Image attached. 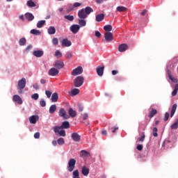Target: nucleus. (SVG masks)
Instances as JSON below:
<instances>
[{
    "label": "nucleus",
    "instance_id": "59",
    "mask_svg": "<svg viewBox=\"0 0 178 178\" xmlns=\"http://www.w3.org/2000/svg\"><path fill=\"white\" fill-rule=\"evenodd\" d=\"M118 73H119V71H118V70H113L112 71L113 76H116V74H118Z\"/></svg>",
    "mask_w": 178,
    "mask_h": 178
},
{
    "label": "nucleus",
    "instance_id": "58",
    "mask_svg": "<svg viewBox=\"0 0 178 178\" xmlns=\"http://www.w3.org/2000/svg\"><path fill=\"white\" fill-rule=\"evenodd\" d=\"M34 138H40V133H39V132H36V133L34 134Z\"/></svg>",
    "mask_w": 178,
    "mask_h": 178
},
{
    "label": "nucleus",
    "instance_id": "34",
    "mask_svg": "<svg viewBox=\"0 0 178 178\" xmlns=\"http://www.w3.org/2000/svg\"><path fill=\"white\" fill-rule=\"evenodd\" d=\"M144 140H145V134L143 132L141 137L137 139V143H144Z\"/></svg>",
    "mask_w": 178,
    "mask_h": 178
},
{
    "label": "nucleus",
    "instance_id": "37",
    "mask_svg": "<svg viewBox=\"0 0 178 178\" xmlns=\"http://www.w3.org/2000/svg\"><path fill=\"white\" fill-rule=\"evenodd\" d=\"M72 176H73V178H80V174L79 172V170H75L72 172Z\"/></svg>",
    "mask_w": 178,
    "mask_h": 178
},
{
    "label": "nucleus",
    "instance_id": "52",
    "mask_svg": "<svg viewBox=\"0 0 178 178\" xmlns=\"http://www.w3.org/2000/svg\"><path fill=\"white\" fill-rule=\"evenodd\" d=\"M45 95H47V98H51V95H52V92L49 90H46Z\"/></svg>",
    "mask_w": 178,
    "mask_h": 178
},
{
    "label": "nucleus",
    "instance_id": "47",
    "mask_svg": "<svg viewBox=\"0 0 178 178\" xmlns=\"http://www.w3.org/2000/svg\"><path fill=\"white\" fill-rule=\"evenodd\" d=\"M31 98H32V99H35V101H37V99H38V98H40V95H38V93H35L31 95Z\"/></svg>",
    "mask_w": 178,
    "mask_h": 178
},
{
    "label": "nucleus",
    "instance_id": "39",
    "mask_svg": "<svg viewBox=\"0 0 178 178\" xmlns=\"http://www.w3.org/2000/svg\"><path fill=\"white\" fill-rule=\"evenodd\" d=\"M116 9L118 12H126L127 10V8L124 6H118Z\"/></svg>",
    "mask_w": 178,
    "mask_h": 178
},
{
    "label": "nucleus",
    "instance_id": "24",
    "mask_svg": "<svg viewBox=\"0 0 178 178\" xmlns=\"http://www.w3.org/2000/svg\"><path fill=\"white\" fill-rule=\"evenodd\" d=\"M176 109H177V104H175L172 105L171 112H170V118H173L175 113H176Z\"/></svg>",
    "mask_w": 178,
    "mask_h": 178
},
{
    "label": "nucleus",
    "instance_id": "8",
    "mask_svg": "<svg viewBox=\"0 0 178 178\" xmlns=\"http://www.w3.org/2000/svg\"><path fill=\"white\" fill-rule=\"evenodd\" d=\"M104 39L107 42H111V41H113V34L111 32H106L104 33Z\"/></svg>",
    "mask_w": 178,
    "mask_h": 178
},
{
    "label": "nucleus",
    "instance_id": "55",
    "mask_svg": "<svg viewBox=\"0 0 178 178\" xmlns=\"http://www.w3.org/2000/svg\"><path fill=\"white\" fill-rule=\"evenodd\" d=\"M88 119V113H85L83 115V120H87Z\"/></svg>",
    "mask_w": 178,
    "mask_h": 178
},
{
    "label": "nucleus",
    "instance_id": "53",
    "mask_svg": "<svg viewBox=\"0 0 178 178\" xmlns=\"http://www.w3.org/2000/svg\"><path fill=\"white\" fill-rule=\"evenodd\" d=\"M169 116H170L169 113H165V117H164L165 122H168V120H169Z\"/></svg>",
    "mask_w": 178,
    "mask_h": 178
},
{
    "label": "nucleus",
    "instance_id": "36",
    "mask_svg": "<svg viewBox=\"0 0 178 178\" xmlns=\"http://www.w3.org/2000/svg\"><path fill=\"white\" fill-rule=\"evenodd\" d=\"M85 13L88 16L90 13L94 12V10L91 8V7H86L85 9Z\"/></svg>",
    "mask_w": 178,
    "mask_h": 178
},
{
    "label": "nucleus",
    "instance_id": "12",
    "mask_svg": "<svg viewBox=\"0 0 178 178\" xmlns=\"http://www.w3.org/2000/svg\"><path fill=\"white\" fill-rule=\"evenodd\" d=\"M87 16L84 8H82L78 12V17H79V19H87Z\"/></svg>",
    "mask_w": 178,
    "mask_h": 178
},
{
    "label": "nucleus",
    "instance_id": "5",
    "mask_svg": "<svg viewBox=\"0 0 178 178\" xmlns=\"http://www.w3.org/2000/svg\"><path fill=\"white\" fill-rule=\"evenodd\" d=\"M49 76H51L52 77H55V76H58L59 74V70L56 68L51 67L48 72Z\"/></svg>",
    "mask_w": 178,
    "mask_h": 178
},
{
    "label": "nucleus",
    "instance_id": "48",
    "mask_svg": "<svg viewBox=\"0 0 178 178\" xmlns=\"http://www.w3.org/2000/svg\"><path fill=\"white\" fill-rule=\"evenodd\" d=\"M152 134L154 137H156L158 136V129L156 127L153 128Z\"/></svg>",
    "mask_w": 178,
    "mask_h": 178
},
{
    "label": "nucleus",
    "instance_id": "60",
    "mask_svg": "<svg viewBox=\"0 0 178 178\" xmlns=\"http://www.w3.org/2000/svg\"><path fill=\"white\" fill-rule=\"evenodd\" d=\"M33 48V46L31 44H29V46H27V47L26 48V51H29V49H31Z\"/></svg>",
    "mask_w": 178,
    "mask_h": 178
},
{
    "label": "nucleus",
    "instance_id": "29",
    "mask_svg": "<svg viewBox=\"0 0 178 178\" xmlns=\"http://www.w3.org/2000/svg\"><path fill=\"white\" fill-rule=\"evenodd\" d=\"M56 104H52L49 109V113L52 114V113H55L56 111Z\"/></svg>",
    "mask_w": 178,
    "mask_h": 178
},
{
    "label": "nucleus",
    "instance_id": "20",
    "mask_svg": "<svg viewBox=\"0 0 178 178\" xmlns=\"http://www.w3.org/2000/svg\"><path fill=\"white\" fill-rule=\"evenodd\" d=\"M167 74L168 76V79H170L172 83H177V79H175L173 76H172V72H170V70H167Z\"/></svg>",
    "mask_w": 178,
    "mask_h": 178
},
{
    "label": "nucleus",
    "instance_id": "56",
    "mask_svg": "<svg viewBox=\"0 0 178 178\" xmlns=\"http://www.w3.org/2000/svg\"><path fill=\"white\" fill-rule=\"evenodd\" d=\"M95 37H97V38H99L101 37V33L98 31H96L95 33Z\"/></svg>",
    "mask_w": 178,
    "mask_h": 178
},
{
    "label": "nucleus",
    "instance_id": "40",
    "mask_svg": "<svg viewBox=\"0 0 178 178\" xmlns=\"http://www.w3.org/2000/svg\"><path fill=\"white\" fill-rule=\"evenodd\" d=\"M171 129L172 130H176L177 129H178V118L176 122L171 125Z\"/></svg>",
    "mask_w": 178,
    "mask_h": 178
},
{
    "label": "nucleus",
    "instance_id": "43",
    "mask_svg": "<svg viewBox=\"0 0 178 178\" xmlns=\"http://www.w3.org/2000/svg\"><path fill=\"white\" fill-rule=\"evenodd\" d=\"M65 19L69 20V22H73L74 20V17L73 15H65Z\"/></svg>",
    "mask_w": 178,
    "mask_h": 178
},
{
    "label": "nucleus",
    "instance_id": "23",
    "mask_svg": "<svg viewBox=\"0 0 178 178\" xmlns=\"http://www.w3.org/2000/svg\"><path fill=\"white\" fill-rule=\"evenodd\" d=\"M58 99H59V96L58 95V93H53L51 95V102H58Z\"/></svg>",
    "mask_w": 178,
    "mask_h": 178
},
{
    "label": "nucleus",
    "instance_id": "42",
    "mask_svg": "<svg viewBox=\"0 0 178 178\" xmlns=\"http://www.w3.org/2000/svg\"><path fill=\"white\" fill-rule=\"evenodd\" d=\"M26 42H27V40L24 38L19 39V45L21 46L26 45Z\"/></svg>",
    "mask_w": 178,
    "mask_h": 178
},
{
    "label": "nucleus",
    "instance_id": "7",
    "mask_svg": "<svg viewBox=\"0 0 178 178\" xmlns=\"http://www.w3.org/2000/svg\"><path fill=\"white\" fill-rule=\"evenodd\" d=\"M53 66H54L55 68L59 70L60 69H63L65 63H63V61L56 60L54 62Z\"/></svg>",
    "mask_w": 178,
    "mask_h": 178
},
{
    "label": "nucleus",
    "instance_id": "64",
    "mask_svg": "<svg viewBox=\"0 0 178 178\" xmlns=\"http://www.w3.org/2000/svg\"><path fill=\"white\" fill-rule=\"evenodd\" d=\"M33 88H35V90H38V88H40V87L38 86V84H35L33 86Z\"/></svg>",
    "mask_w": 178,
    "mask_h": 178
},
{
    "label": "nucleus",
    "instance_id": "15",
    "mask_svg": "<svg viewBox=\"0 0 178 178\" xmlns=\"http://www.w3.org/2000/svg\"><path fill=\"white\" fill-rule=\"evenodd\" d=\"M127 48H129V46L127 44H121L118 47V51L119 52H124L125 51H127Z\"/></svg>",
    "mask_w": 178,
    "mask_h": 178
},
{
    "label": "nucleus",
    "instance_id": "63",
    "mask_svg": "<svg viewBox=\"0 0 178 178\" xmlns=\"http://www.w3.org/2000/svg\"><path fill=\"white\" fill-rule=\"evenodd\" d=\"M83 109H84V108L83 106H79V112H83Z\"/></svg>",
    "mask_w": 178,
    "mask_h": 178
},
{
    "label": "nucleus",
    "instance_id": "32",
    "mask_svg": "<svg viewBox=\"0 0 178 178\" xmlns=\"http://www.w3.org/2000/svg\"><path fill=\"white\" fill-rule=\"evenodd\" d=\"M104 30L106 31V33H110V31H112V25L107 24L104 26Z\"/></svg>",
    "mask_w": 178,
    "mask_h": 178
},
{
    "label": "nucleus",
    "instance_id": "10",
    "mask_svg": "<svg viewBox=\"0 0 178 178\" xmlns=\"http://www.w3.org/2000/svg\"><path fill=\"white\" fill-rule=\"evenodd\" d=\"M70 30L74 34H77V33H79V30H80V26H79V25L74 24L70 26Z\"/></svg>",
    "mask_w": 178,
    "mask_h": 178
},
{
    "label": "nucleus",
    "instance_id": "19",
    "mask_svg": "<svg viewBox=\"0 0 178 178\" xmlns=\"http://www.w3.org/2000/svg\"><path fill=\"white\" fill-rule=\"evenodd\" d=\"M33 55L34 56H35L36 58H41V56H42L44 55V51H42L41 50L34 51L33 52Z\"/></svg>",
    "mask_w": 178,
    "mask_h": 178
},
{
    "label": "nucleus",
    "instance_id": "57",
    "mask_svg": "<svg viewBox=\"0 0 178 178\" xmlns=\"http://www.w3.org/2000/svg\"><path fill=\"white\" fill-rule=\"evenodd\" d=\"M81 5V3L76 2V3H74L73 4V7H74V8H79V7H80Z\"/></svg>",
    "mask_w": 178,
    "mask_h": 178
},
{
    "label": "nucleus",
    "instance_id": "46",
    "mask_svg": "<svg viewBox=\"0 0 178 178\" xmlns=\"http://www.w3.org/2000/svg\"><path fill=\"white\" fill-rule=\"evenodd\" d=\"M40 105L42 107V108H45V106H47V102H45V100H44V99H42L40 101Z\"/></svg>",
    "mask_w": 178,
    "mask_h": 178
},
{
    "label": "nucleus",
    "instance_id": "6",
    "mask_svg": "<svg viewBox=\"0 0 178 178\" xmlns=\"http://www.w3.org/2000/svg\"><path fill=\"white\" fill-rule=\"evenodd\" d=\"M81 73H83V67L79 66L72 70V76H79V74H81Z\"/></svg>",
    "mask_w": 178,
    "mask_h": 178
},
{
    "label": "nucleus",
    "instance_id": "30",
    "mask_svg": "<svg viewBox=\"0 0 178 178\" xmlns=\"http://www.w3.org/2000/svg\"><path fill=\"white\" fill-rule=\"evenodd\" d=\"M173 145V144L172 143V142H170V140H165L163 143V146L164 147H167V148H172V146Z\"/></svg>",
    "mask_w": 178,
    "mask_h": 178
},
{
    "label": "nucleus",
    "instance_id": "26",
    "mask_svg": "<svg viewBox=\"0 0 178 178\" xmlns=\"http://www.w3.org/2000/svg\"><path fill=\"white\" fill-rule=\"evenodd\" d=\"M48 34L50 35H53V34H55L56 33V29L54 26H50L48 30Z\"/></svg>",
    "mask_w": 178,
    "mask_h": 178
},
{
    "label": "nucleus",
    "instance_id": "27",
    "mask_svg": "<svg viewBox=\"0 0 178 178\" xmlns=\"http://www.w3.org/2000/svg\"><path fill=\"white\" fill-rule=\"evenodd\" d=\"M79 24L80 27H86L87 22L84 19H79Z\"/></svg>",
    "mask_w": 178,
    "mask_h": 178
},
{
    "label": "nucleus",
    "instance_id": "22",
    "mask_svg": "<svg viewBox=\"0 0 178 178\" xmlns=\"http://www.w3.org/2000/svg\"><path fill=\"white\" fill-rule=\"evenodd\" d=\"M68 114L71 118H76V116H77V113L72 108H69Z\"/></svg>",
    "mask_w": 178,
    "mask_h": 178
},
{
    "label": "nucleus",
    "instance_id": "18",
    "mask_svg": "<svg viewBox=\"0 0 178 178\" xmlns=\"http://www.w3.org/2000/svg\"><path fill=\"white\" fill-rule=\"evenodd\" d=\"M38 119H39L38 115H31L29 118V122L30 123H31V124H35Z\"/></svg>",
    "mask_w": 178,
    "mask_h": 178
},
{
    "label": "nucleus",
    "instance_id": "50",
    "mask_svg": "<svg viewBox=\"0 0 178 178\" xmlns=\"http://www.w3.org/2000/svg\"><path fill=\"white\" fill-rule=\"evenodd\" d=\"M72 56H73V54L72 53V51L67 52V54H66L67 59H70V58H72Z\"/></svg>",
    "mask_w": 178,
    "mask_h": 178
},
{
    "label": "nucleus",
    "instance_id": "11",
    "mask_svg": "<svg viewBox=\"0 0 178 178\" xmlns=\"http://www.w3.org/2000/svg\"><path fill=\"white\" fill-rule=\"evenodd\" d=\"M71 138H72L73 141H75V143H79V141L81 140V136L77 133H72Z\"/></svg>",
    "mask_w": 178,
    "mask_h": 178
},
{
    "label": "nucleus",
    "instance_id": "16",
    "mask_svg": "<svg viewBox=\"0 0 178 178\" xmlns=\"http://www.w3.org/2000/svg\"><path fill=\"white\" fill-rule=\"evenodd\" d=\"M81 173L83 176H88L90 174V168H87L86 165H83L81 168Z\"/></svg>",
    "mask_w": 178,
    "mask_h": 178
},
{
    "label": "nucleus",
    "instance_id": "35",
    "mask_svg": "<svg viewBox=\"0 0 178 178\" xmlns=\"http://www.w3.org/2000/svg\"><path fill=\"white\" fill-rule=\"evenodd\" d=\"M27 6H29V8H35L36 6L35 3H34L32 0H29L26 3Z\"/></svg>",
    "mask_w": 178,
    "mask_h": 178
},
{
    "label": "nucleus",
    "instance_id": "25",
    "mask_svg": "<svg viewBox=\"0 0 178 178\" xmlns=\"http://www.w3.org/2000/svg\"><path fill=\"white\" fill-rule=\"evenodd\" d=\"M156 113H158V111H156L155 108H152L149 113V119L154 118V115H156Z\"/></svg>",
    "mask_w": 178,
    "mask_h": 178
},
{
    "label": "nucleus",
    "instance_id": "38",
    "mask_svg": "<svg viewBox=\"0 0 178 178\" xmlns=\"http://www.w3.org/2000/svg\"><path fill=\"white\" fill-rule=\"evenodd\" d=\"M177 91H178V83L175 85L174 90L172 92V97H176V95H177Z\"/></svg>",
    "mask_w": 178,
    "mask_h": 178
},
{
    "label": "nucleus",
    "instance_id": "54",
    "mask_svg": "<svg viewBox=\"0 0 178 178\" xmlns=\"http://www.w3.org/2000/svg\"><path fill=\"white\" fill-rule=\"evenodd\" d=\"M143 148H144V146H143V145H138L136 146V149H138V151H143Z\"/></svg>",
    "mask_w": 178,
    "mask_h": 178
},
{
    "label": "nucleus",
    "instance_id": "14",
    "mask_svg": "<svg viewBox=\"0 0 178 178\" xmlns=\"http://www.w3.org/2000/svg\"><path fill=\"white\" fill-rule=\"evenodd\" d=\"M104 70H105L104 65H102V67H98L96 69V72H97L98 76H99L100 77H102V76H104Z\"/></svg>",
    "mask_w": 178,
    "mask_h": 178
},
{
    "label": "nucleus",
    "instance_id": "33",
    "mask_svg": "<svg viewBox=\"0 0 178 178\" xmlns=\"http://www.w3.org/2000/svg\"><path fill=\"white\" fill-rule=\"evenodd\" d=\"M45 23H46L45 20L38 21V23H37L38 29H42V27L44 26V24H45Z\"/></svg>",
    "mask_w": 178,
    "mask_h": 178
},
{
    "label": "nucleus",
    "instance_id": "3",
    "mask_svg": "<svg viewBox=\"0 0 178 178\" xmlns=\"http://www.w3.org/2000/svg\"><path fill=\"white\" fill-rule=\"evenodd\" d=\"M26 87V79L22 78L21 80L18 81V92L19 94H22L23 92V90H24Z\"/></svg>",
    "mask_w": 178,
    "mask_h": 178
},
{
    "label": "nucleus",
    "instance_id": "2",
    "mask_svg": "<svg viewBox=\"0 0 178 178\" xmlns=\"http://www.w3.org/2000/svg\"><path fill=\"white\" fill-rule=\"evenodd\" d=\"M83 83H84V77L82 76H79L74 80V87H77V88L81 87V86H83Z\"/></svg>",
    "mask_w": 178,
    "mask_h": 178
},
{
    "label": "nucleus",
    "instance_id": "28",
    "mask_svg": "<svg viewBox=\"0 0 178 178\" xmlns=\"http://www.w3.org/2000/svg\"><path fill=\"white\" fill-rule=\"evenodd\" d=\"M104 19H105V15L104 14L96 15V22H102Z\"/></svg>",
    "mask_w": 178,
    "mask_h": 178
},
{
    "label": "nucleus",
    "instance_id": "44",
    "mask_svg": "<svg viewBox=\"0 0 178 178\" xmlns=\"http://www.w3.org/2000/svg\"><path fill=\"white\" fill-rule=\"evenodd\" d=\"M81 156H90V153L86 150H81Z\"/></svg>",
    "mask_w": 178,
    "mask_h": 178
},
{
    "label": "nucleus",
    "instance_id": "45",
    "mask_svg": "<svg viewBox=\"0 0 178 178\" xmlns=\"http://www.w3.org/2000/svg\"><path fill=\"white\" fill-rule=\"evenodd\" d=\"M57 143L58 145H63L65 144V139L63 138H59L57 140Z\"/></svg>",
    "mask_w": 178,
    "mask_h": 178
},
{
    "label": "nucleus",
    "instance_id": "4",
    "mask_svg": "<svg viewBox=\"0 0 178 178\" xmlns=\"http://www.w3.org/2000/svg\"><path fill=\"white\" fill-rule=\"evenodd\" d=\"M74 168H76V159H70L68 161L67 169L68 172H72L73 170H74Z\"/></svg>",
    "mask_w": 178,
    "mask_h": 178
},
{
    "label": "nucleus",
    "instance_id": "17",
    "mask_svg": "<svg viewBox=\"0 0 178 178\" xmlns=\"http://www.w3.org/2000/svg\"><path fill=\"white\" fill-rule=\"evenodd\" d=\"M61 44L63 47H71L72 46V42L70 40H68L67 38H65L61 41Z\"/></svg>",
    "mask_w": 178,
    "mask_h": 178
},
{
    "label": "nucleus",
    "instance_id": "61",
    "mask_svg": "<svg viewBox=\"0 0 178 178\" xmlns=\"http://www.w3.org/2000/svg\"><path fill=\"white\" fill-rule=\"evenodd\" d=\"M112 129V133H115L116 130L119 129V127H115L114 128H111Z\"/></svg>",
    "mask_w": 178,
    "mask_h": 178
},
{
    "label": "nucleus",
    "instance_id": "62",
    "mask_svg": "<svg viewBox=\"0 0 178 178\" xmlns=\"http://www.w3.org/2000/svg\"><path fill=\"white\" fill-rule=\"evenodd\" d=\"M102 134L103 136H107L108 135V132H106V130H103V131H102Z\"/></svg>",
    "mask_w": 178,
    "mask_h": 178
},
{
    "label": "nucleus",
    "instance_id": "49",
    "mask_svg": "<svg viewBox=\"0 0 178 178\" xmlns=\"http://www.w3.org/2000/svg\"><path fill=\"white\" fill-rule=\"evenodd\" d=\"M55 56L57 58H62V53L59 50H56L55 53Z\"/></svg>",
    "mask_w": 178,
    "mask_h": 178
},
{
    "label": "nucleus",
    "instance_id": "13",
    "mask_svg": "<svg viewBox=\"0 0 178 178\" xmlns=\"http://www.w3.org/2000/svg\"><path fill=\"white\" fill-rule=\"evenodd\" d=\"M13 99L15 102H17L18 105H22V104H23V99H22V97L17 95H15L13 97Z\"/></svg>",
    "mask_w": 178,
    "mask_h": 178
},
{
    "label": "nucleus",
    "instance_id": "51",
    "mask_svg": "<svg viewBox=\"0 0 178 178\" xmlns=\"http://www.w3.org/2000/svg\"><path fill=\"white\" fill-rule=\"evenodd\" d=\"M58 42L59 41L58 40V38H53L52 43L54 45H58Z\"/></svg>",
    "mask_w": 178,
    "mask_h": 178
},
{
    "label": "nucleus",
    "instance_id": "41",
    "mask_svg": "<svg viewBox=\"0 0 178 178\" xmlns=\"http://www.w3.org/2000/svg\"><path fill=\"white\" fill-rule=\"evenodd\" d=\"M79 93H80V90L77 88H74L71 91L72 95H77V94H79Z\"/></svg>",
    "mask_w": 178,
    "mask_h": 178
},
{
    "label": "nucleus",
    "instance_id": "21",
    "mask_svg": "<svg viewBox=\"0 0 178 178\" xmlns=\"http://www.w3.org/2000/svg\"><path fill=\"white\" fill-rule=\"evenodd\" d=\"M25 18L28 22H32V20H34V15L30 13H26L25 14Z\"/></svg>",
    "mask_w": 178,
    "mask_h": 178
},
{
    "label": "nucleus",
    "instance_id": "31",
    "mask_svg": "<svg viewBox=\"0 0 178 178\" xmlns=\"http://www.w3.org/2000/svg\"><path fill=\"white\" fill-rule=\"evenodd\" d=\"M30 33L31 34H33V35H41V31H40V30L32 29Z\"/></svg>",
    "mask_w": 178,
    "mask_h": 178
},
{
    "label": "nucleus",
    "instance_id": "1",
    "mask_svg": "<svg viewBox=\"0 0 178 178\" xmlns=\"http://www.w3.org/2000/svg\"><path fill=\"white\" fill-rule=\"evenodd\" d=\"M63 129H70V123L68 121H64L61 126H55L52 127L56 134H58L60 137H66V131Z\"/></svg>",
    "mask_w": 178,
    "mask_h": 178
},
{
    "label": "nucleus",
    "instance_id": "9",
    "mask_svg": "<svg viewBox=\"0 0 178 178\" xmlns=\"http://www.w3.org/2000/svg\"><path fill=\"white\" fill-rule=\"evenodd\" d=\"M58 115L60 118H63V119H69V115L66 114V111L65 108H60L58 112Z\"/></svg>",
    "mask_w": 178,
    "mask_h": 178
}]
</instances>
